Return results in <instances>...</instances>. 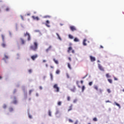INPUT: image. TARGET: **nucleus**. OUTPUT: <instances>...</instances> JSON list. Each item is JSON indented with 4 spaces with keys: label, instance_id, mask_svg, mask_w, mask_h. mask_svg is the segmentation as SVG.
<instances>
[{
    "label": "nucleus",
    "instance_id": "1",
    "mask_svg": "<svg viewBox=\"0 0 124 124\" xmlns=\"http://www.w3.org/2000/svg\"><path fill=\"white\" fill-rule=\"evenodd\" d=\"M32 49L33 50V51H36L37 50V48H38V44L36 42H34L33 43V45L32 46Z\"/></svg>",
    "mask_w": 124,
    "mask_h": 124
},
{
    "label": "nucleus",
    "instance_id": "2",
    "mask_svg": "<svg viewBox=\"0 0 124 124\" xmlns=\"http://www.w3.org/2000/svg\"><path fill=\"white\" fill-rule=\"evenodd\" d=\"M53 89H55L56 93H59V92H60V88L58 86V84H57L54 85Z\"/></svg>",
    "mask_w": 124,
    "mask_h": 124
},
{
    "label": "nucleus",
    "instance_id": "3",
    "mask_svg": "<svg viewBox=\"0 0 124 124\" xmlns=\"http://www.w3.org/2000/svg\"><path fill=\"white\" fill-rule=\"evenodd\" d=\"M70 29L72 31H77L76 28L75 26H70Z\"/></svg>",
    "mask_w": 124,
    "mask_h": 124
},
{
    "label": "nucleus",
    "instance_id": "4",
    "mask_svg": "<svg viewBox=\"0 0 124 124\" xmlns=\"http://www.w3.org/2000/svg\"><path fill=\"white\" fill-rule=\"evenodd\" d=\"M38 57V55H37V54H35V55L31 56V59L33 61H34V60H35V59H37Z\"/></svg>",
    "mask_w": 124,
    "mask_h": 124
},
{
    "label": "nucleus",
    "instance_id": "5",
    "mask_svg": "<svg viewBox=\"0 0 124 124\" xmlns=\"http://www.w3.org/2000/svg\"><path fill=\"white\" fill-rule=\"evenodd\" d=\"M98 68L100 70H101V71H104V68H103V67H102L100 64H98Z\"/></svg>",
    "mask_w": 124,
    "mask_h": 124
},
{
    "label": "nucleus",
    "instance_id": "6",
    "mask_svg": "<svg viewBox=\"0 0 124 124\" xmlns=\"http://www.w3.org/2000/svg\"><path fill=\"white\" fill-rule=\"evenodd\" d=\"M49 24H50V21H49V20H46L45 25L47 28H50Z\"/></svg>",
    "mask_w": 124,
    "mask_h": 124
},
{
    "label": "nucleus",
    "instance_id": "7",
    "mask_svg": "<svg viewBox=\"0 0 124 124\" xmlns=\"http://www.w3.org/2000/svg\"><path fill=\"white\" fill-rule=\"evenodd\" d=\"M24 35H25V36H27V38H28V41L31 40V39L30 38V34H29V33L26 32V34H25Z\"/></svg>",
    "mask_w": 124,
    "mask_h": 124
},
{
    "label": "nucleus",
    "instance_id": "8",
    "mask_svg": "<svg viewBox=\"0 0 124 124\" xmlns=\"http://www.w3.org/2000/svg\"><path fill=\"white\" fill-rule=\"evenodd\" d=\"M90 60H91V62H95V58H94L92 56H90Z\"/></svg>",
    "mask_w": 124,
    "mask_h": 124
},
{
    "label": "nucleus",
    "instance_id": "9",
    "mask_svg": "<svg viewBox=\"0 0 124 124\" xmlns=\"http://www.w3.org/2000/svg\"><path fill=\"white\" fill-rule=\"evenodd\" d=\"M20 42H21V44H22V45L25 44V41H24V39L20 38Z\"/></svg>",
    "mask_w": 124,
    "mask_h": 124
},
{
    "label": "nucleus",
    "instance_id": "10",
    "mask_svg": "<svg viewBox=\"0 0 124 124\" xmlns=\"http://www.w3.org/2000/svg\"><path fill=\"white\" fill-rule=\"evenodd\" d=\"M52 48V46H50L48 48H47L46 50V53H48V52H49V51H50V50H51V48Z\"/></svg>",
    "mask_w": 124,
    "mask_h": 124
},
{
    "label": "nucleus",
    "instance_id": "11",
    "mask_svg": "<svg viewBox=\"0 0 124 124\" xmlns=\"http://www.w3.org/2000/svg\"><path fill=\"white\" fill-rule=\"evenodd\" d=\"M32 18H33V19H34V20H36L37 21H38V20H39V18H38V17H37V16H32Z\"/></svg>",
    "mask_w": 124,
    "mask_h": 124
},
{
    "label": "nucleus",
    "instance_id": "12",
    "mask_svg": "<svg viewBox=\"0 0 124 124\" xmlns=\"http://www.w3.org/2000/svg\"><path fill=\"white\" fill-rule=\"evenodd\" d=\"M86 41H87V40L86 39H84L83 42V45L84 46H87V44L86 43Z\"/></svg>",
    "mask_w": 124,
    "mask_h": 124
},
{
    "label": "nucleus",
    "instance_id": "13",
    "mask_svg": "<svg viewBox=\"0 0 124 124\" xmlns=\"http://www.w3.org/2000/svg\"><path fill=\"white\" fill-rule=\"evenodd\" d=\"M71 92H73V93H74V92L76 91V88H75V87H74L73 88L71 89Z\"/></svg>",
    "mask_w": 124,
    "mask_h": 124
},
{
    "label": "nucleus",
    "instance_id": "14",
    "mask_svg": "<svg viewBox=\"0 0 124 124\" xmlns=\"http://www.w3.org/2000/svg\"><path fill=\"white\" fill-rule=\"evenodd\" d=\"M72 50V47L71 46H70L69 48H68V53H70V51Z\"/></svg>",
    "mask_w": 124,
    "mask_h": 124
},
{
    "label": "nucleus",
    "instance_id": "15",
    "mask_svg": "<svg viewBox=\"0 0 124 124\" xmlns=\"http://www.w3.org/2000/svg\"><path fill=\"white\" fill-rule=\"evenodd\" d=\"M53 61L56 64H59V62L58 61V60H56V59H53Z\"/></svg>",
    "mask_w": 124,
    "mask_h": 124
},
{
    "label": "nucleus",
    "instance_id": "16",
    "mask_svg": "<svg viewBox=\"0 0 124 124\" xmlns=\"http://www.w3.org/2000/svg\"><path fill=\"white\" fill-rule=\"evenodd\" d=\"M75 42H79V39L77 38H75L74 40Z\"/></svg>",
    "mask_w": 124,
    "mask_h": 124
},
{
    "label": "nucleus",
    "instance_id": "17",
    "mask_svg": "<svg viewBox=\"0 0 124 124\" xmlns=\"http://www.w3.org/2000/svg\"><path fill=\"white\" fill-rule=\"evenodd\" d=\"M94 89L96 90V91H98V87L96 85L94 86Z\"/></svg>",
    "mask_w": 124,
    "mask_h": 124
},
{
    "label": "nucleus",
    "instance_id": "18",
    "mask_svg": "<svg viewBox=\"0 0 124 124\" xmlns=\"http://www.w3.org/2000/svg\"><path fill=\"white\" fill-rule=\"evenodd\" d=\"M79 81H77L76 83H77V85L78 87L79 88H81V86H80L79 85Z\"/></svg>",
    "mask_w": 124,
    "mask_h": 124
},
{
    "label": "nucleus",
    "instance_id": "19",
    "mask_svg": "<svg viewBox=\"0 0 124 124\" xmlns=\"http://www.w3.org/2000/svg\"><path fill=\"white\" fill-rule=\"evenodd\" d=\"M71 110H72V105H71L70 107H69V108L68 110V112H69V111H71Z\"/></svg>",
    "mask_w": 124,
    "mask_h": 124
},
{
    "label": "nucleus",
    "instance_id": "20",
    "mask_svg": "<svg viewBox=\"0 0 124 124\" xmlns=\"http://www.w3.org/2000/svg\"><path fill=\"white\" fill-rule=\"evenodd\" d=\"M115 104L116 105V106H118V107H119V108H121V106L120 105V104H118L117 102H114Z\"/></svg>",
    "mask_w": 124,
    "mask_h": 124
},
{
    "label": "nucleus",
    "instance_id": "21",
    "mask_svg": "<svg viewBox=\"0 0 124 124\" xmlns=\"http://www.w3.org/2000/svg\"><path fill=\"white\" fill-rule=\"evenodd\" d=\"M56 35H57V36H58L59 39H60V40H62V38H61V36H60V35H59V33H57Z\"/></svg>",
    "mask_w": 124,
    "mask_h": 124
},
{
    "label": "nucleus",
    "instance_id": "22",
    "mask_svg": "<svg viewBox=\"0 0 124 124\" xmlns=\"http://www.w3.org/2000/svg\"><path fill=\"white\" fill-rule=\"evenodd\" d=\"M1 46H2V47H3V48H5V46H6V45L4 43H2L1 44Z\"/></svg>",
    "mask_w": 124,
    "mask_h": 124
},
{
    "label": "nucleus",
    "instance_id": "23",
    "mask_svg": "<svg viewBox=\"0 0 124 124\" xmlns=\"http://www.w3.org/2000/svg\"><path fill=\"white\" fill-rule=\"evenodd\" d=\"M69 38H70V39H73V36L72 35L69 34Z\"/></svg>",
    "mask_w": 124,
    "mask_h": 124
},
{
    "label": "nucleus",
    "instance_id": "24",
    "mask_svg": "<svg viewBox=\"0 0 124 124\" xmlns=\"http://www.w3.org/2000/svg\"><path fill=\"white\" fill-rule=\"evenodd\" d=\"M108 81L109 83H110V84H112V79H108Z\"/></svg>",
    "mask_w": 124,
    "mask_h": 124
},
{
    "label": "nucleus",
    "instance_id": "25",
    "mask_svg": "<svg viewBox=\"0 0 124 124\" xmlns=\"http://www.w3.org/2000/svg\"><path fill=\"white\" fill-rule=\"evenodd\" d=\"M17 100H15L13 101V103H14V104H17Z\"/></svg>",
    "mask_w": 124,
    "mask_h": 124
},
{
    "label": "nucleus",
    "instance_id": "26",
    "mask_svg": "<svg viewBox=\"0 0 124 124\" xmlns=\"http://www.w3.org/2000/svg\"><path fill=\"white\" fill-rule=\"evenodd\" d=\"M67 64L68 67L69 68V69H71V66H70V64L69 63H68Z\"/></svg>",
    "mask_w": 124,
    "mask_h": 124
},
{
    "label": "nucleus",
    "instance_id": "27",
    "mask_svg": "<svg viewBox=\"0 0 124 124\" xmlns=\"http://www.w3.org/2000/svg\"><path fill=\"white\" fill-rule=\"evenodd\" d=\"M1 37H2V41L4 42V35L2 34L1 35Z\"/></svg>",
    "mask_w": 124,
    "mask_h": 124
},
{
    "label": "nucleus",
    "instance_id": "28",
    "mask_svg": "<svg viewBox=\"0 0 124 124\" xmlns=\"http://www.w3.org/2000/svg\"><path fill=\"white\" fill-rule=\"evenodd\" d=\"M85 91V86H82V92H84Z\"/></svg>",
    "mask_w": 124,
    "mask_h": 124
},
{
    "label": "nucleus",
    "instance_id": "29",
    "mask_svg": "<svg viewBox=\"0 0 124 124\" xmlns=\"http://www.w3.org/2000/svg\"><path fill=\"white\" fill-rule=\"evenodd\" d=\"M67 100L68 101H70V96H68L67 97Z\"/></svg>",
    "mask_w": 124,
    "mask_h": 124
},
{
    "label": "nucleus",
    "instance_id": "30",
    "mask_svg": "<svg viewBox=\"0 0 124 124\" xmlns=\"http://www.w3.org/2000/svg\"><path fill=\"white\" fill-rule=\"evenodd\" d=\"M106 77H107V78H110V77H111V76H110L109 74H106Z\"/></svg>",
    "mask_w": 124,
    "mask_h": 124
},
{
    "label": "nucleus",
    "instance_id": "31",
    "mask_svg": "<svg viewBox=\"0 0 124 124\" xmlns=\"http://www.w3.org/2000/svg\"><path fill=\"white\" fill-rule=\"evenodd\" d=\"M58 105H59V106H61V105H62V102L61 101L58 102Z\"/></svg>",
    "mask_w": 124,
    "mask_h": 124
},
{
    "label": "nucleus",
    "instance_id": "32",
    "mask_svg": "<svg viewBox=\"0 0 124 124\" xmlns=\"http://www.w3.org/2000/svg\"><path fill=\"white\" fill-rule=\"evenodd\" d=\"M56 73V74H60V70H57Z\"/></svg>",
    "mask_w": 124,
    "mask_h": 124
},
{
    "label": "nucleus",
    "instance_id": "33",
    "mask_svg": "<svg viewBox=\"0 0 124 124\" xmlns=\"http://www.w3.org/2000/svg\"><path fill=\"white\" fill-rule=\"evenodd\" d=\"M93 121L94 122H97V119H96V118L94 117L93 119Z\"/></svg>",
    "mask_w": 124,
    "mask_h": 124
},
{
    "label": "nucleus",
    "instance_id": "34",
    "mask_svg": "<svg viewBox=\"0 0 124 124\" xmlns=\"http://www.w3.org/2000/svg\"><path fill=\"white\" fill-rule=\"evenodd\" d=\"M9 111H10V112H12V111H13V108H9Z\"/></svg>",
    "mask_w": 124,
    "mask_h": 124
},
{
    "label": "nucleus",
    "instance_id": "35",
    "mask_svg": "<svg viewBox=\"0 0 124 124\" xmlns=\"http://www.w3.org/2000/svg\"><path fill=\"white\" fill-rule=\"evenodd\" d=\"M89 85L90 86H92V85H93V81L90 82L89 83Z\"/></svg>",
    "mask_w": 124,
    "mask_h": 124
},
{
    "label": "nucleus",
    "instance_id": "36",
    "mask_svg": "<svg viewBox=\"0 0 124 124\" xmlns=\"http://www.w3.org/2000/svg\"><path fill=\"white\" fill-rule=\"evenodd\" d=\"M45 18H51V16H46Z\"/></svg>",
    "mask_w": 124,
    "mask_h": 124
},
{
    "label": "nucleus",
    "instance_id": "37",
    "mask_svg": "<svg viewBox=\"0 0 124 124\" xmlns=\"http://www.w3.org/2000/svg\"><path fill=\"white\" fill-rule=\"evenodd\" d=\"M6 107H7L6 105H4L3 106V108L4 109H5V108H6Z\"/></svg>",
    "mask_w": 124,
    "mask_h": 124
},
{
    "label": "nucleus",
    "instance_id": "38",
    "mask_svg": "<svg viewBox=\"0 0 124 124\" xmlns=\"http://www.w3.org/2000/svg\"><path fill=\"white\" fill-rule=\"evenodd\" d=\"M107 92L108 93H111V90H110V89H107Z\"/></svg>",
    "mask_w": 124,
    "mask_h": 124
},
{
    "label": "nucleus",
    "instance_id": "39",
    "mask_svg": "<svg viewBox=\"0 0 124 124\" xmlns=\"http://www.w3.org/2000/svg\"><path fill=\"white\" fill-rule=\"evenodd\" d=\"M78 101L77 99H75L73 101L74 103H76V102Z\"/></svg>",
    "mask_w": 124,
    "mask_h": 124
},
{
    "label": "nucleus",
    "instance_id": "40",
    "mask_svg": "<svg viewBox=\"0 0 124 124\" xmlns=\"http://www.w3.org/2000/svg\"><path fill=\"white\" fill-rule=\"evenodd\" d=\"M4 58H5V59H8V56H7V55H5Z\"/></svg>",
    "mask_w": 124,
    "mask_h": 124
},
{
    "label": "nucleus",
    "instance_id": "41",
    "mask_svg": "<svg viewBox=\"0 0 124 124\" xmlns=\"http://www.w3.org/2000/svg\"><path fill=\"white\" fill-rule=\"evenodd\" d=\"M69 123H73V121L71 119H69Z\"/></svg>",
    "mask_w": 124,
    "mask_h": 124
},
{
    "label": "nucleus",
    "instance_id": "42",
    "mask_svg": "<svg viewBox=\"0 0 124 124\" xmlns=\"http://www.w3.org/2000/svg\"><path fill=\"white\" fill-rule=\"evenodd\" d=\"M88 76V75H86L85 76L82 77V79H85Z\"/></svg>",
    "mask_w": 124,
    "mask_h": 124
},
{
    "label": "nucleus",
    "instance_id": "43",
    "mask_svg": "<svg viewBox=\"0 0 124 124\" xmlns=\"http://www.w3.org/2000/svg\"><path fill=\"white\" fill-rule=\"evenodd\" d=\"M6 11H9V8H6Z\"/></svg>",
    "mask_w": 124,
    "mask_h": 124
},
{
    "label": "nucleus",
    "instance_id": "44",
    "mask_svg": "<svg viewBox=\"0 0 124 124\" xmlns=\"http://www.w3.org/2000/svg\"><path fill=\"white\" fill-rule=\"evenodd\" d=\"M48 115L49 116H51V111L48 112Z\"/></svg>",
    "mask_w": 124,
    "mask_h": 124
},
{
    "label": "nucleus",
    "instance_id": "45",
    "mask_svg": "<svg viewBox=\"0 0 124 124\" xmlns=\"http://www.w3.org/2000/svg\"><path fill=\"white\" fill-rule=\"evenodd\" d=\"M68 60L70 62H71V58L70 57L68 58Z\"/></svg>",
    "mask_w": 124,
    "mask_h": 124
},
{
    "label": "nucleus",
    "instance_id": "46",
    "mask_svg": "<svg viewBox=\"0 0 124 124\" xmlns=\"http://www.w3.org/2000/svg\"><path fill=\"white\" fill-rule=\"evenodd\" d=\"M21 18L22 20H24V17L23 16H21Z\"/></svg>",
    "mask_w": 124,
    "mask_h": 124
},
{
    "label": "nucleus",
    "instance_id": "47",
    "mask_svg": "<svg viewBox=\"0 0 124 124\" xmlns=\"http://www.w3.org/2000/svg\"><path fill=\"white\" fill-rule=\"evenodd\" d=\"M99 92H100V93H102V90H101V89H99Z\"/></svg>",
    "mask_w": 124,
    "mask_h": 124
},
{
    "label": "nucleus",
    "instance_id": "48",
    "mask_svg": "<svg viewBox=\"0 0 124 124\" xmlns=\"http://www.w3.org/2000/svg\"><path fill=\"white\" fill-rule=\"evenodd\" d=\"M50 76H51V79H53V75H52V74H50Z\"/></svg>",
    "mask_w": 124,
    "mask_h": 124
},
{
    "label": "nucleus",
    "instance_id": "49",
    "mask_svg": "<svg viewBox=\"0 0 124 124\" xmlns=\"http://www.w3.org/2000/svg\"><path fill=\"white\" fill-rule=\"evenodd\" d=\"M39 89H40V90H42V86H40L39 87Z\"/></svg>",
    "mask_w": 124,
    "mask_h": 124
},
{
    "label": "nucleus",
    "instance_id": "50",
    "mask_svg": "<svg viewBox=\"0 0 124 124\" xmlns=\"http://www.w3.org/2000/svg\"><path fill=\"white\" fill-rule=\"evenodd\" d=\"M114 80H115V81H117V80H118V78H114Z\"/></svg>",
    "mask_w": 124,
    "mask_h": 124
},
{
    "label": "nucleus",
    "instance_id": "51",
    "mask_svg": "<svg viewBox=\"0 0 124 124\" xmlns=\"http://www.w3.org/2000/svg\"><path fill=\"white\" fill-rule=\"evenodd\" d=\"M80 83H81V84H83V80H81V81H80Z\"/></svg>",
    "mask_w": 124,
    "mask_h": 124
},
{
    "label": "nucleus",
    "instance_id": "52",
    "mask_svg": "<svg viewBox=\"0 0 124 124\" xmlns=\"http://www.w3.org/2000/svg\"><path fill=\"white\" fill-rule=\"evenodd\" d=\"M29 73H31V69L29 70Z\"/></svg>",
    "mask_w": 124,
    "mask_h": 124
},
{
    "label": "nucleus",
    "instance_id": "53",
    "mask_svg": "<svg viewBox=\"0 0 124 124\" xmlns=\"http://www.w3.org/2000/svg\"><path fill=\"white\" fill-rule=\"evenodd\" d=\"M30 15H31V14H27V16H30Z\"/></svg>",
    "mask_w": 124,
    "mask_h": 124
},
{
    "label": "nucleus",
    "instance_id": "54",
    "mask_svg": "<svg viewBox=\"0 0 124 124\" xmlns=\"http://www.w3.org/2000/svg\"><path fill=\"white\" fill-rule=\"evenodd\" d=\"M106 103H108V102H110V101H109V100L106 101Z\"/></svg>",
    "mask_w": 124,
    "mask_h": 124
},
{
    "label": "nucleus",
    "instance_id": "55",
    "mask_svg": "<svg viewBox=\"0 0 124 124\" xmlns=\"http://www.w3.org/2000/svg\"><path fill=\"white\" fill-rule=\"evenodd\" d=\"M43 62H46V60H43Z\"/></svg>",
    "mask_w": 124,
    "mask_h": 124
},
{
    "label": "nucleus",
    "instance_id": "56",
    "mask_svg": "<svg viewBox=\"0 0 124 124\" xmlns=\"http://www.w3.org/2000/svg\"><path fill=\"white\" fill-rule=\"evenodd\" d=\"M72 53H74V50H73L72 51Z\"/></svg>",
    "mask_w": 124,
    "mask_h": 124
},
{
    "label": "nucleus",
    "instance_id": "57",
    "mask_svg": "<svg viewBox=\"0 0 124 124\" xmlns=\"http://www.w3.org/2000/svg\"><path fill=\"white\" fill-rule=\"evenodd\" d=\"M100 48H103V46H100Z\"/></svg>",
    "mask_w": 124,
    "mask_h": 124
},
{
    "label": "nucleus",
    "instance_id": "58",
    "mask_svg": "<svg viewBox=\"0 0 124 124\" xmlns=\"http://www.w3.org/2000/svg\"><path fill=\"white\" fill-rule=\"evenodd\" d=\"M50 67H51V68H54V67L52 66H51Z\"/></svg>",
    "mask_w": 124,
    "mask_h": 124
},
{
    "label": "nucleus",
    "instance_id": "59",
    "mask_svg": "<svg viewBox=\"0 0 124 124\" xmlns=\"http://www.w3.org/2000/svg\"><path fill=\"white\" fill-rule=\"evenodd\" d=\"M36 96H38V93L36 94Z\"/></svg>",
    "mask_w": 124,
    "mask_h": 124
},
{
    "label": "nucleus",
    "instance_id": "60",
    "mask_svg": "<svg viewBox=\"0 0 124 124\" xmlns=\"http://www.w3.org/2000/svg\"><path fill=\"white\" fill-rule=\"evenodd\" d=\"M29 118L31 119V116L29 115Z\"/></svg>",
    "mask_w": 124,
    "mask_h": 124
},
{
    "label": "nucleus",
    "instance_id": "61",
    "mask_svg": "<svg viewBox=\"0 0 124 124\" xmlns=\"http://www.w3.org/2000/svg\"><path fill=\"white\" fill-rule=\"evenodd\" d=\"M1 78H2V77H1V76H0V79H1Z\"/></svg>",
    "mask_w": 124,
    "mask_h": 124
},
{
    "label": "nucleus",
    "instance_id": "62",
    "mask_svg": "<svg viewBox=\"0 0 124 124\" xmlns=\"http://www.w3.org/2000/svg\"><path fill=\"white\" fill-rule=\"evenodd\" d=\"M31 90H30V93H31Z\"/></svg>",
    "mask_w": 124,
    "mask_h": 124
},
{
    "label": "nucleus",
    "instance_id": "63",
    "mask_svg": "<svg viewBox=\"0 0 124 124\" xmlns=\"http://www.w3.org/2000/svg\"><path fill=\"white\" fill-rule=\"evenodd\" d=\"M123 92H124V89H123Z\"/></svg>",
    "mask_w": 124,
    "mask_h": 124
},
{
    "label": "nucleus",
    "instance_id": "64",
    "mask_svg": "<svg viewBox=\"0 0 124 124\" xmlns=\"http://www.w3.org/2000/svg\"><path fill=\"white\" fill-rule=\"evenodd\" d=\"M88 124H91V123H89Z\"/></svg>",
    "mask_w": 124,
    "mask_h": 124
}]
</instances>
